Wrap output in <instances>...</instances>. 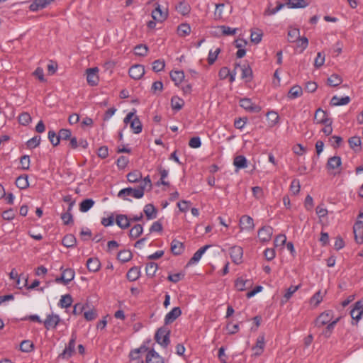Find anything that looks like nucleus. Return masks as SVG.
<instances>
[{
    "mask_svg": "<svg viewBox=\"0 0 363 363\" xmlns=\"http://www.w3.org/2000/svg\"><path fill=\"white\" fill-rule=\"evenodd\" d=\"M144 195V188H132L128 187L121 189L118 193V196L124 200H128V196L133 197L135 199H140Z\"/></svg>",
    "mask_w": 363,
    "mask_h": 363,
    "instance_id": "1",
    "label": "nucleus"
},
{
    "mask_svg": "<svg viewBox=\"0 0 363 363\" xmlns=\"http://www.w3.org/2000/svg\"><path fill=\"white\" fill-rule=\"evenodd\" d=\"M170 330L167 327L160 328L155 335V341L163 347H167L170 343Z\"/></svg>",
    "mask_w": 363,
    "mask_h": 363,
    "instance_id": "2",
    "label": "nucleus"
},
{
    "mask_svg": "<svg viewBox=\"0 0 363 363\" xmlns=\"http://www.w3.org/2000/svg\"><path fill=\"white\" fill-rule=\"evenodd\" d=\"M76 340L77 334L75 332H73L71 335V338L69 341L68 345L65 348L62 352L59 354V358L68 359L72 356L75 351Z\"/></svg>",
    "mask_w": 363,
    "mask_h": 363,
    "instance_id": "3",
    "label": "nucleus"
},
{
    "mask_svg": "<svg viewBox=\"0 0 363 363\" xmlns=\"http://www.w3.org/2000/svg\"><path fill=\"white\" fill-rule=\"evenodd\" d=\"M362 306L363 304L361 301H357L354 303L353 308L350 311V315L352 318V325H357L358 321L362 318L363 315V311H362Z\"/></svg>",
    "mask_w": 363,
    "mask_h": 363,
    "instance_id": "4",
    "label": "nucleus"
},
{
    "mask_svg": "<svg viewBox=\"0 0 363 363\" xmlns=\"http://www.w3.org/2000/svg\"><path fill=\"white\" fill-rule=\"evenodd\" d=\"M273 234V228L271 226L265 225L259 229L257 236L260 242H269Z\"/></svg>",
    "mask_w": 363,
    "mask_h": 363,
    "instance_id": "5",
    "label": "nucleus"
},
{
    "mask_svg": "<svg viewBox=\"0 0 363 363\" xmlns=\"http://www.w3.org/2000/svg\"><path fill=\"white\" fill-rule=\"evenodd\" d=\"M152 17L153 20L157 22H162L168 17L167 9L162 10L159 4H155V9L152 11Z\"/></svg>",
    "mask_w": 363,
    "mask_h": 363,
    "instance_id": "6",
    "label": "nucleus"
},
{
    "mask_svg": "<svg viewBox=\"0 0 363 363\" xmlns=\"http://www.w3.org/2000/svg\"><path fill=\"white\" fill-rule=\"evenodd\" d=\"M240 231H252L255 228L253 219L247 215L241 216L239 221Z\"/></svg>",
    "mask_w": 363,
    "mask_h": 363,
    "instance_id": "7",
    "label": "nucleus"
},
{
    "mask_svg": "<svg viewBox=\"0 0 363 363\" xmlns=\"http://www.w3.org/2000/svg\"><path fill=\"white\" fill-rule=\"evenodd\" d=\"M60 320L61 319L58 315L54 313L48 314L43 321V324L47 330H50L55 328Z\"/></svg>",
    "mask_w": 363,
    "mask_h": 363,
    "instance_id": "8",
    "label": "nucleus"
},
{
    "mask_svg": "<svg viewBox=\"0 0 363 363\" xmlns=\"http://www.w3.org/2000/svg\"><path fill=\"white\" fill-rule=\"evenodd\" d=\"M98 72V67H92L86 69V81L90 86H96L98 84L99 81Z\"/></svg>",
    "mask_w": 363,
    "mask_h": 363,
    "instance_id": "9",
    "label": "nucleus"
},
{
    "mask_svg": "<svg viewBox=\"0 0 363 363\" xmlns=\"http://www.w3.org/2000/svg\"><path fill=\"white\" fill-rule=\"evenodd\" d=\"M240 106L247 111L252 113H258L261 111L259 106L254 104L250 99H242L240 101Z\"/></svg>",
    "mask_w": 363,
    "mask_h": 363,
    "instance_id": "10",
    "label": "nucleus"
},
{
    "mask_svg": "<svg viewBox=\"0 0 363 363\" xmlns=\"http://www.w3.org/2000/svg\"><path fill=\"white\" fill-rule=\"evenodd\" d=\"M230 255L232 261L238 264L242 262L243 250L240 246H233L230 249Z\"/></svg>",
    "mask_w": 363,
    "mask_h": 363,
    "instance_id": "11",
    "label": "nucleus"
},
{
    "mask_svg": "<svg viewBox=\"0 0 363 363\" xmlns=\"http://www.w3.org/2000/svg\"><path fill=\"white\" fill-rule=\"evenodd\" d=\"M129 76L134 79H140L145 74V67L142 65H133L129 69Z\"/></svg>",
    "mask_w": 363,
    "mask_h": 363,
    "instance_id": "12",
    "label": "nucleus"
},
{
    "mask_svg": "<svg viewBox=\"0 0 363 363\" xmlns=\"http://www.w3.org/2000/svg\"><path fill=\"white\" fill-rule=\"evenodd\" d=\"M354 239L359 244L363 242V221L357 220L353 227Z\"/></svg>",
    "mask_w": 363,
    "mask_h": 363,
    "instance_id": "13",
    "label": "nucleus"
},
{
    "mask_svg": "<svg viewBox=\"0 0 363 363\" xmlns=\"http://www.w3.org/2000/svg\"><path fill=\"white\" fill-rule=\"evenodd\" d=\"M264 347L265 339L264 336L262 335L257 337L255 345L252 347L253 355L256 357L260 356L264 352Z\"/></svg>",
    "mask_w": 363,
    "mask_h": 363,
    "instance_id": "14",
    "label": "nucleus"
},
{
    "mask_svg": "<svg viewBox=\"0 0 363 363\" xmlns=\"http://www.w3.org/2000/svg\"><path fill=\"white\" fill-rule=\"evenodd\" d=\"M145 362L146 363H164L163 357L153 349L147 351Z\"/></svg>",
    "mask_w": 363,
    "mask_h": 363,
    "instance_id": "15",
    "label": "nucleus"
},
{
    "mask_svg": "<svg viewBox=\"0 0 363 363\" xmlns=\"http://www.w3.org/2000/svg\"><path fill=\"white\" fill-rule=\"evenodd\" d=\"M182 314V311L179 307L173 308L164 317V323L166 325L173 323Z\"/></svg>",
    "mask_w": 363,
    "mask_h": 363,
    "instance_id": "16",
    "label": "nucleus"
},
{
    "mask_svg": "<svg viewBox=\"0 0 363 363\" xmlns=\"http://www.w3.org/2000/svg\"><path fill=\"white\" fill-rule=\"evenodd\" d=\"M332 319V313L325 311L322 313L315 320V325L320 328L330 322Z\"/></svg>",
    "mask_w": 363,
    "mask_h": 363,
    "instance_id": "17",
    "label": "nucleus"
},
{
    "mask_svg": "<svg viewBox=\"0 0 363 363\" xmlns=\"http://www.w3.org/2000/svg\"><path fill=\"white\" fill-rule=\"evenodd\" d=\"M211 245H206L201 248H199L193 255V257L190 259L189 262V264H194L199 262V261L201 259L203 255L206 252V251L210 248Z\"/></svg>",
    "mask_w": 363,
    "mask_h": 363,
    "instance_id": "18",
    "label": "nucleus"
},
{
    "mask_svg": "<svg viewBox=\"0 0 363 363\" xmlns=\"http://www.w3.org/2000/svg\"><path fill=\"white\" fill-rule=\"evenodd\" d=\"M314 120L317 123L326 124L330 119L328 118L325 111L320 108H318L315 113Z\"/></svg>",
    "mask_w": 363,
    "mask_h": 363,
    "instance_id": "19",
    "label": "nucleus"
},
{
    "mask_svg": "<svg viewBox=\"0 0 363 363\" xmlns=\"http://www.w3.org/2000/svg\"><path fill=\"white\" fill-rule=\"evenodd\" d=\"M86 267L91 272H96L101 267V262L97 257H90L86 261Z\"/></svg>",
    "mask_w": 363,
    "mask_h": 363,
    "instance_id": "20",
    "label": "nucleus"
},
{
    "mask_svg": "<svg viewBox=\"0 0 363 363\" xmlns=\"http://www.w3.org/2000/svg\"><path fill=\"white\" fill-rule=\"evenodd\" d=\"M60 270L62 271L61 275L64 277L65 279V285L68 284L71 281L74 279L75 272L72 269H64L63 267H61Z\"/></svg>",
    "mask_w": 363,
    "mask_h": 363,
    "instance_id": "21",
    "label": "nucleus"
},
{
    "mask_svg": "<svg viewBox=\"0 0 363 363\" xmlns=\"http://www.w3.org/2000/svg\"><path fill=\"white\" fill-rule=\"evenodd\" d=\"M54 0H35L30 5V9L33 11L42 9L52 2Z\"/></svg>",
    "mask_w": 363,
    "mask_h": 363,
    "instance_id": "22",
    "label": "nucleus"
},
{
    "mask_svg": "<svg viewBox=\"0 0 363 363\" xmlns=\"http://www.w3.org/2000/svg\"><path fill=\"white\" fill-rule=\"evenodd\" d=\"M341 165V158L334 156L328 159L327 167L329 170H337Z\"/></svg>",
    "mask_w": 363,
    "mask_h": 363,
    "instance_id": "23",
    "label": "nucleus"
},
{
    "mask_svg": "<svg viewBox=\"0 0 363 363\" xmlns=\"http://www.w3.org/2000/svg\"><path fill=\"white\" fill-rule=\"evenodd\" d=\"M235 286L238 291H242L251 286V282L242 277H239L235 280Z\"/></svg>",
    "mask_w": 363,
    "mask_h": 363,
    "instance_id": "24",
    "label": "nucleus"
},
{
    "mask_svg": "<svg viewBox=\"0 0 363 363\" xmlns=\"http://www.w3.org/2000/svg\"><path fill=\"white\" fill-rule=\"evenodd\" d=\"M284 4L291 9L305 8L308 6L305 0H286Z\"/></svg>",
    "mask_w": 363,
    "mask_h": 363,
    "instance_id": "25",
    "label": "nucleus"
},
{
    "mask_svg": "<svg viewBox=\"0 0 363 363\" xmlns=\"http://www.w3.org/2000/svg\"><path fill=\"white\" fill-rule=\"evenodd\" d=\"M140 276V269L138 267H131L127 274L126 277L130 281H134L139 279Z\"/></svg>",
    "mask_w": 363,
    "mask_h": 363,
    "instance_id": "26",
    "label": "nucleus"
},
{
    "mask_svg": "<svg viewBox=\"0 0 363 363\" xmlns=\"http://www.w3.org/2000/svg\"><path fill=\"white\" fill-rule=\"evenodd\" d=\"M175 9L178 13H181L183 16H186V15L189 14L190 12V10H191V7H190L189 4L185 1H180L175 6Z\"/></svg>",
    "mask_w": 363,
    "mask_h": 363,
    "instance_id": "27",
    "label": "nucleus"
},
{
    "mask_svg": "<svg viewBox=\"0 0 363 363\" xmlns=\"http://www.w3.org/2000/svg\"><path fill=\"white\" fill-rule=\"evenodd\" d=\"M171 251L175 255H181L184 251L183 243L177 240H173L171 243Z\"/></svg>",
    "mask_w": 363,
    "mask_h": 363,
    "instance_id": "28",
    "label": "nucleus"
},
{
    "mask_svg": "<svg viewBox=\"0 0 363 363\" xmlns=\"http://www.w3.org/2000/svg\"><path fill=\"white\" fill-rule=\"evenodd\" d=\"M350 101V98L349 96L344 97H338L337 96H333L330 101V104L333 106H343L349 104Z\"/></svg>",
    "mask_w": 363,
    "mask_h": 363,
    "instance_id": "29",
    "label": "nucleus"
},
{
    "mask_svg": "<svg viewBox=\"0 0 363 363\" xmlns=\"http://www.w3.org/2000/svg\"><path fill=\"white\" fill-rule=\"evenodd\" d=\"M148 350L146 346H141L139 348L135 349L130 353V358L134 362L136 360L142 359L140 356V353H144Z\"/></svg>",
    "mask_w": 363,
    "mask_h": 363,
    "instance_id": "30",
    "label": "nucleus"
},
{
    "mask_svg": "<svg viewBox=\"0 0 363 363\" xmlns=\"http://www.w3.org/2000/svg\"><path fill=\"white\" fill-rule=\"evenodd\" d=\"M233 164L237 169H245L247 167V160L245 157L238 155L234 158Z\"/></svg>",
    "mask_w": 363,
    "mask_h": 363,
    "instance_id": "31",
    "label": "nucleus"
},
{
    "mask_svg": "<svg viewBox=\"0 0 363 363\" xmlns=\"http://www.w3.org/2000/svg\"><path fill=\"white\" fill-rule=\"evenodd\" d=\"M143 211L147 219H153L157 217V210L151 203L145 205Z\"/></svg>",
    "mask_w": 363,
    "mask_h": 363,
    "instance_id": "32",
    "label": "nucleus"
},
{
    "mask_svg": "<svg viewBox=\"0 0 363 363\" xmlns=\"http://www.w3.org/2000/svg\"><path fill=\"white\" fill-rule=\"evenodd\" d=\"M116 224L122 229H126L130 226V220L125 215H118L116 220Z\"/></svg>",
    "mask_w": 363,
    "mask_h": 363,
    "instance_id": "33",
    "label": "nucleus"
},
{
    "mask_svg": "<svg viewBox=\"0 0 363 363\" xmlns=\"http://www.w3.org/2000/svg\"><path fill=\"white\" fill-rule=\"evenodd\" d=\"M184 105V101L179 96H174L171 99V106L173 110L179 111Z\"/></svg>",
    "mask_w": 363,
    "mask_h": 363,
    "instance_id": "34",
    "label": "nucleus"
},
{
    "mask_svg": "<svg viewBox=\"0 0 363 363\" xmlns=\"http://www.w3.org/2000/svg\"><path fill=\"white\" fill-rule=\"evenodd\" d=\"M130 128L135 134H138L141 133L143 130V125L142 123L140 122L139 118L137 116H135L134 118L131 121Z\"/></svg>",
    "mask_w": 363,
    "mask_h": 363,
    "instance_id": "35",
    "label": "nucleus"
},
{
    "mask_svg": "<svg viewBox=\"0 0 363 363\" xmlns=\"http://www.w3.org/2000/svg\"><path fill=\"white\" fill-rule=\"evenodd\" d=\"M326 291L322 293L321 291H317L310 299V304L314 306H318L323 299Z\"/></svg>",
    "mask_w": 363,
    "mask_h": 363,
    "instance_id": "36",
    "label": "nucleus"
},
{
    "mask_svg": "<svg viewBox=\"0 0 363 363\" xmlns=\"http://www.w3.org/2000/svg\"><path fill=\"white\" fill-rule=\"evenodd\" d=\"M300 288H301V284H298L297 286H291L290 287H289L286 289L285 294L284 295L281 302L282 303L287 302L291 298V297L293 296V294L296 291H297Z\"/></svg>",
    "mask_w": 363,
    "mask_h": 363,
    "instance_id": "37",
    "label": "nucleus"
},
{
    "mask_svg": "<svg viewBox=\"0 0 363 363\" xmlns=\"http://www.w3.org/2000/svg\"><path fill=\"white\" fill-rule=\"evenodd\" d=\"M267 118L268 121L269 125L273 127L277 125L279 122V116L275 111H269L267 113Z\"/></svg>",
    "mask_w": 363,
    "mask_h": 363,
    "instance_id": "38",
    "label": "nucleus"
},
{
    "mask_svg": "<svg viewBox=\"0 0 363 363\" xmlns=\"http://www.w3.org/2000/svg\"><path fill=\"white\" fill-rule=\"evenodd\" d=\"M303 91L300 86H292L288 94V97L291 99H294L302 95Z\"/></svg>",
    "mask_w": 363,
    "mask_h": 363,
    "instance_id": "39",
    "label": "nucleus"
},
{
    "mask_svg": "<svg viewBox=\"0 0 363 363\" xmlns=\"http://www.w3.org/2000/svg\"><path fill=\"white\" fill-rule=\"evenodd\" d=\"M170 77L175 84L178 85L183 81L184 74L182 71H172L170 72Z\"/></svg>",
    "mask_w": 363,
    "mask_h": 363,
    "instance_id": "40",
    "label": "nucleus"
},
{
    "mask_svg": "<svg viewBox=\"0 0 363 363\" xmlns=\"http://www.w3.org/2000/svg\"><path fill=\"white\" fill-rule=\"evenodd\" d=\"M72 303V298L69 294H65L61 296V298L59 301V306L61 308H68Z\"/></svg>",
    "mask_w": 363,
    "mask_h": 363,
    "instance_id": "41",
    "label": "nucleus"
},
{
    "mask_svg": "<svg viewBox=\"0 0 363 363\" xmlns=\"http://www.w3.org/2000/svg\"><path fill=\"white\" fill-rule=\"evenodd\" d=\"M143 226L140 224H137L130 229L129 235L132 239H135L143 233Z\"/></svg>",
    "mask_w": 363,
    "mask_h": 363,
    "instance_id": "42",
    "label": "nucleus"
},
{
    "mask_svg": "<svg viewBox=\"0 0 363 363\" xmlns=\"http://www.w3.org/2000/svg\"><path fill=\"white\" fill-rule=\"evenodd\" d=\"M342 82V77L336 74H332L328 79V84L331 86H337Z\"/></svg>",
    "mask_w": 363,
    "mask_h": 363,
    "instance_id": "43",
    "label": "nucleus"
},
{
    "mask_svg": "<svg viewBox=\"0 0 363 363\" xmlns=\"http://www.w3.org/2000/svg\"><path fill=\"white\" fill-rule=\"evenodd\" d=\"M76 244V238L72 235L69 234L65 235L62 239V245L67 247H72Z\"/></svg>",
    "mask_w": 363,
    "mask_h": 363,
    "instance_id": "44",
    "label": "nucleus"
},
{
    "mask_svg": "<svg viewBox=\"0 0 363 363\" xmlns=\"http://www.w3.org/2000/svg\"><path fill=\"white\" fill-rule=\"evenodd\" d=\"M94 204V201L91 199L82 201L79 205V210L82 212H87Z\"/></svg>",
    "mask_w": 363,
    "mask_h": 363,
    "instance_id": "45",
    "label": "nucleus"
},
{
    "mask_svg": "<svg viewBox=\"0 0 363 363\" xmlns=\"http://www.w3.org/2000/svg\"><path fill=\"white\" fill-rule=\"evenodd\" d=\"M191 32V27L187 23H182L178 26L177 33L179 36L184 37Z\"/></svg>",
    "mask_w": 363,
    "mask_h": 363,
    "instance_id": "46",
    "label": "nucleus"
},
{
    "mask_svg": "<svg viewBox=\"0 0 363 363\" xmlns=\"http://www.w3.org/2000/svg\"><path fill=\"white\" fill-rule=\"evenodd\" d=\"M300 37V31L298 28H290L288 31V40L295 42Z\"/></svg>",
    "mask_w": 363,
    "mask_h": 363,
    "instance_id": "47",
    "label": "nucleus"
},
{
    "mask_svg": "<svg viewBox=\"0 0 363 363\" xmlns=\"http://www.w3.org/2000/svg\"><path fill=\"white\" fill-rule=\"evenodd\" d=\"M132 258V253L129 250H121L118 254V259L122 262H126Z\"/></svg>",
    "mask_w": 363,
    "mask_h": 363,
    "instance_id": "48",
    "label": "nucleus"
},
{
    "mask_svg": "<svg viewBox=\"0 0 363 363\" xmlns=\"http://www.w3.org/2000/svg\"><path fill=\"white\" fill-rule=\"evenodd\" d=\"M350 147L355 150V148H359L361 145V138L358 136H354L349 139L348 140Z\"/></svg>",
    "mask_w": 363,
    "mask_h": 363,
    "instance_id": "49",
    "label": "nucleus"
},
{
    "mask_svg": "<svg viewBox=\"0 0 363 363\" xmlns=\"http://www.w3.org/2000/svg\"><path fill=\"white\" fill-rule=\"evenodd\" d=\"M148 48L145 45H138L135 47V53L136 55L145 56L147 53Z\"/></svg>",
    "mask_w": 363,
    "mask_h": 363,
    "instance_id": "50",
    "label": "nucleus"
},
{
    "mask_svg": "<svg viewBox=\"0 0 363 363\" xmlns=\"http://www.w3.org/2000/svg\"><path fill=\"white\" fill-rule=\"evenodd\" d=\"M285 6L284 4L278 2L277 6L274 9L268 8L264 11V15L266 16H272L274 15L277 12L282 9Z\"/></svg>",
    "mask_w": 363,
    "mask_h": 363,
    "instance_id": "51",
    "label": "nucleus"
},
{
    "mask_svg": "<svg viewBox=\"0 0 363 363\" xmlns=\"http://www.w3.org/2000/svg\"><path fill=\"white\" fill-rule=\"evenodd\" d=\"M33 345L30 340H23L20 345V350L24 352L32 351Z\"/></svg>",
    "mask_w": 363,
    "mask_h": 363,
    "instance_id": "52",
    "label": "nucleus"
},
{
    "mask_svg": "<svg viewBox=\"0 0 363 363\" xmlns=\"http://www.w3.org/2000/svg\"><path fill=\"white\" fill-rule=\"evenodd\" d=\"M262 38V32L261 30L252 31L250 35V40L252 43L258 44L261 42Z\"/></svg>",
    "mask_w": 363,
    "mask_h": 363,
    "instance_id": "53",
    "label": "nucleus"
},
{
    "mask_svg": "<svg viewBox=\"0 0 363 363\" xmlns=\"http://www.w3.org/2000/svg\"><path fill=\"white\" fill-rule=\"evenodd\" d=\"M220 52V48H216L214 51L211 50L209 51L208 57V62L209 65H213L217 59L218 55Z\"/></svg>",
    "mask_w": 363,
    "mask_h": 363,
    "instance_id": "54",
    "label": "nucleus"
},
{
    "mask_svg": "<svg viewBox=\"0 0 363 363\" xmlns=\"http://www.w3.org/2000/svg\"><path fill=\"white\" fill-rule=\"evenodd\" d=\"M165 66V63L164 60H155L152 63V69L156 72H160L164 69Z\"/></svg>",
    "mask_w": 363,
    "mask_h": 363,
    "instance_id": "55",
    "label": "nucleus"
},
{
    "mask_svg": "<svg viewBox=\"0 0 363 363\" xmlns=\"http://www.w3.org/2000/svg\"><path fill=\"white\" fill-rule=\"evenodd\" d=\"M18 121L21 125H27L31 121V117L28 113H23L18 117Z\"/></svg>",
    "mask_w": 363,
    "mask_h": 363,
    "instance_id": "56",
    "label": "nucleus"
},
{
    "mask_svg": "<svg viewBox=\"0 0 363 363\" xmlns=\"http://www.w3.org/2000/svg\"><path fill=\"white\" fill-rule=\"evenodd\" d=\"M218 28L225 35H233L236 33V28H232L225 26H219Z\"/></svg>",
    "mask_w": 363,
    "mask_h": 363,
    "instance_id": "57",
    "label": "nucleus"
},
{
    "mask_svg": "<svg viewBox=\"0 0 363 363\" xmlns=\"http://www.w3.org/2000/svg\"><path fill=\"white\" fill-rule=\"evenodd\" d=\"M71 135H72V133H71L70 130L64 129V128L61 129L58 133L59 140L60 141V140H67L70 138Z\"/></svg>",
    "mask_w": 363,
    "mask_h": 363,
    "instance_id": "58",
    "label": "nucleus"
},
{
    "mask_svg": "<svg viewBox=\"0 0 363 363\" xmlns=\"http://www.w3.org/2000/svg\"><path fill=\"white\" fill-rule=\"evenodd\" d=\"M286 237L285 235H282V234L278 235L275 238L274 241L275 247L284 246V244L286 243Z\"/></svg>",
    "mask_w": 363,
    "mask_h": 363,
    "instance_id": "59",
    "label": "nucleus"
},
{
    "mask_svg": "<svg viewBox=\"0 0 363 363\" xmlns=\"http://www.w3.org/2000/svg\"><path fill=\"white\" fill-rule=\"evenodd\" d=\"M40 142V136H35L32 138L31 139L28 140L27 142V146L28 147L33 149L39 145Z\"/></svg>",
    "mask_w": 363,
    "mask_h": 363,
    "instance_id": "60",
    "label": "nucleus"
},
{
    "mask_svg": "<svg viewBox=\"0 0 363 363\" xmlns=\"http://www.w3.org/2000/svg\"><path fill=\"white\" fill-rule=\"evenodd\" d=\"M296 42H297V46L298 48H301V52L303 51L308 47V40L306 37H302V38L299 37L296 40Z\"/></svg>",
    "mask_w": 363,
    "mask_h": 363,
    "instance_id": "61",
    "label": "nucleus"
},
{
    "mask_svg": "<svg viewBox=\"0 0 363 363\" xmlns=\"http://www.w3.org/2000/svg\"><path fill=\"white\" fill-rule=\"evenodd\" d=\"M242 69V78L246 79L249 81L252 77V69L249 67L243 66L241 67Z\"/></svg>",
    "mask_w": 363,
    "mask_h": 363,
    "instance_id": "62",
    "label": "nucleus"
},
{
    "mask_svg": "<svg viewBox=\"0 0 363 363\" xmlns=\"http://www.w3.org/2000/svg\"><path fill=\"white\" fill-rule=\"evenodd\" d=\"M48 139L54 146H56L60 143L59 137L58 135H56V133L53 130H50L48 132Z\"/></svg>",
    "mask_w": 363,
    "mask_h": 363,
    "instance_id": "63",
    "label": "nucleus"
},
{
    "mask_svg": "<svg viewBox=\"0 0 363 363\" xmlns=\"http://www.w3.org/2000/svg\"><path fill=\"white\" fill-rule=\"evenodd\" d=\"M189 145L191 148H199L201 145V139L199 137H193L189 142Z\"/></svg>",
    "mask_w": 363,
    "mask_h": 363,
    "instance_id": "64",
    "label": "nucleus"
}]
</instances>
